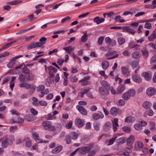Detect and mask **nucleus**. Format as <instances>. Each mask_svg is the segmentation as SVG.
Returning <instances> with one entry per match:
<instances>
[{"label":"nucleus","instance_id":"72a5a7b5","mask_svg":"<svg viewBox=\"0 0 156 156\" xmlns=\"http://www.w3.org/2000/svg\"><path fill=\"white\" fill-rule=\"evenodd\" d=\"M50 124H51V122L48 121L43 122L42 123V125L44 126V129H47V127Z\"/></svg>","mask_w":156,"mask_h":156},{"label":"nucleus","instance_id":"7ed1b4c3","mask_svg":"<svg viewBox=\"0 0 156 156\" xmlns=\"http://www.w3.org/2000/svg\"><path fill=\"white\" fill-rule=\"evenodd\" d=\"M110 87L108 85L105 87H100L99 88V90L100 93L102 95H108L109 94L108 90Z\"/></svg>","mask_w":156,"mask_h":156},{"label":"nucleus","instance_id":"a18cd8bd","mask_svg":"<svg viewBox=\"0 0 156 156\" xmlns=\"http://www.w3.org/2000/svg\"><path fill=\"white\" fill-rule=\"evenodd\" d=\"M116 138L117 136H115L110 139L108 141V145H110L112 144Z\"/></svg>","mask_w":156,"mask_h":156},{"label":"nucleus","instance_id":"bb28decb","mask_svg":"<svg viewBox=\"0 0 156 156\" xmlns=\"http://www.w3.org/2000/svg\"><path fill=\"white\" fill-rule=\"evenodd\" d=\"M125 88V86L124 85H122L119 86L117 90V93L116 94L119 93L121 94L122 92Z\"/></svg>","mask_w":156,"mask_h":156},{"label":"nucleus","instance_id":"49530a36","mask_svg":"<svg viewBox=\"0 0 156 156\" xmlns=\"http://www.w3.org/2000/svg\"><path fill=\"white\" fill-rule=\"evenodd\" d=\"M134 128L137 130H140L142 129V127L139 123H136L134 125Z\"/></svg>","mask_w":156,"mask_h":156},{"label":"nucleus","instance_id":"473e14b6","mask_svg":"<svg viewBox=\"0 0 156 156\" xmlns=\"http://www.w3.org/2000/svg\"><path fill=\"white\" fill-rule=\"evenodd\" d=\"M134 136H130L127 140V143L128 144H131L134 142Z\"/></svg>","mask_w":156,"mask_h":156},{"label":"nucleus","instance_id":"79ce46f5","mask_svg":"<svg viewBox=\"0 0 156 156\" xmlns=\"http://www.w3.org/2000/svg\"><path fill=\"white\" fill-rule=\"evenodd\" d=\"M150 64H154L156 63V55L154 54L151 58L150 60Z\"/></svg>","mask_w":156,"mask_h":156},{"label":"nucleus","instance_id":"052dcab7","mask_svg":"<svg viewBox=\"0 0 156 156\" xmlns=\"http://www.w3.org/2000/svg\"><path fill=\"white\" fill-rule=\"evenodd\" d=\"M104 40L103 37H101L98 39V43L100 45H101L102 44L103 41Z\"/></svg>","mask_w":156,"mask_h":156},{"label":"nucleus","instance_id":"4468645a","mask_svg":"<svg viewBox=\"0 0 156 156\" xmlns=\"http://www.w3.org/2000/svg\"><path fill=\"white\" fill-rule=\"evenodd\" d=\"M123 32H129L130 34H133L136 31H135L133 29L130 28L128 26H126L123 27Z\"/></svg>","mask_w":156,"mask_h":156},{"label":"nucleus","instance_id":"e433bc0d","mask_svg":"<svg viewBox=\"0 0 156 156\" xmlns=\"http://www.w3.org/2000/svg\"><path fill=\"white\" fill-rule=\"evenodd\" d=\"M73 49L71 46H69V47L63 48V49L65 50L66 52L70 55L71 54L70 53L72 51Z\"/></svg>","mask_w":156,"mask_h":156},{"label":"nucleus","instance_id":"c03bdc74","mask_svg":"<svg viewBox=\"0 0 156 156\" xmlns=\"http://www.w3.org/2000/svg\"><path fill=\"white\" fill-rule=\"evenodd\" d=\"M88 35L86 33L82 37L81 41L82 42H84L87 41V40Z\"/></svg>","mask_w":156,"mask_h":156},{"label":"nucleus","instance_id":"ea45409f","mask_svg":"<svg viewBox=\"0 0 156 156\" xmlns=\"http://www.w3.org/2000/svg\"><path fill=\"white\" fill-rule=\"evenodd\" d=\"M117 104L119 106H121L124 105L125 104L124 100L122 99H120L118 100L116 102Z\"/></svg>","mask_w":156,"mask_h":156},{"label":"nucleus","instance_id":"6e6d98bb","mask_svg":"<svg viewBox=\"0 0 156 156\" xmlns=\"http://www.w3.org/2000/svg\"><path fill=\"white\" fill-rule=\"evenodd\" d=\"M26 79L28 80H32L34 79V76L32 74L28 75L26 77Z\"/></svg>","mask_w":156,"mask_h":156},{"label":"nucleus","instance_id":"412c9836","mask_svg":"<svg viewBox=\"0 0 156 156\" xmlns=\"http://www.w3.org/2000/svg\"><path fill=\"white\" fill-rule=\"evenodd\" d=\"M111 123L109 122H107L104 125V130L105 131H107L111 128Z\"/></svg>","mask_w":156,"mask_h":156},{"label":"nucleus","instance_id":"393cba45","mask_svg":"<svg viewBox=\"0 0 156 156\" xmlns=\"http://www.w3.org/2000/svg\"><path fill=\"white\" fill-rule=\"evenodd\" d=\"M156 38V29L153 32L151 35L148 37L150 41H152L154 39Z\"/></svg>","mask_w":156,"mask_h":156},{"label":"nucleus","instance_id":"c85d7f7f","mask_svg":"<svg viewBox=\"0 0 156 156\" xmlns=\"http://www.w3.org/2000/svg\"><path fill=\"white\" fill-rule=\"evenodd\" d=\"M141 52L142 55L145 58H146L147 57L149 53L148 51L147 50L146 48H143L141 50Z\"/></svg>","mask_w":156,"mask_h":156},{"label":"nucleus","instance_id":"a19ab883","mask_svg":"<svg viewBox=\"0 0 156 156\" xmlns=\"http://www.w3.org/2000/svg\"><path fill=\"white\" fill-rule=\"evenodd\" d=\"M118 41L119 44L121 45L125 42V40L123 38L119 37L118 38Z\"/></svg>","mask_w":156,"mask_h":156},{"label":"nucleus","instance_id":"2eb2a0df","mask_svg":"<svg viewBox=\"0 0 156 156\" xmlns=\"http://www.w3.org/2000/svg\"><path fill=\"white\" fill-rule=\"evenodd\" d=\"M156 7V0H154L152 2V4H148L144 6L146 9H154Z\"/></svg>","mask_w":156,"mask_h":156},{"label":"nucleus","instance_id":"8fccbe9b","mask_svg":"<svg viewBox=\"0 0 156 156\" xmlns=\"http://www.w3.org/2000/svg\"><path fill=\"white\" fill-rule=\"evenodd\" d=\"M48 69L50 71H53L54 73H56L57 71L56 69L52 66H49L48 67Z\"/></svg>","mask_w":156,"mask_h":156},{"label":"nucleus","instance_id":"5fc2aeb1","mask_svg":"<svg viewBox=\"0 0 156 156\" xmlns=\"http://www.w3.org/2000/svg\"><path fill=\"white\" fill-rule=\"evenodd\" d=\"M34 37L33 36H29V37H27L26 36H23L22 37V38L21 39V40H25L27 41H29L32 38Z\"/></svg>","mask_w":156,"mask_h":156},{"label":"nucleus","instance_id":"dca6fc26","mask_svg":"<svg viewBox=\"0 0 156 156\" xmlns=\"http://www.w3.org/2000/svg\"><path fill=\"white\" fill-rule=\"evenodd\" d=\"M143 146V144L141 141H138L135 144L134 148L136 151H137L142 148Z\"/></svg>","mask_w":156,"mask_h":156},{"label":"nucleus","instance_id":"13d9d810","mask_svg":"<svg viewBox=\"0 0 156 156\" xmlns=\"http://www.w3.org/2000/svg\"><path fill=\"white\" fill-rule=\"evenodd\" d=\"M144 27L147 29H150L152 27L151 24L150 23H147L145 24Z\"/></svg>","mask_w":156,"mask_h":156},{"label":"nucleus","instance_id":"f257e3e1","mask_svg":"<svg viewBox=\"0 0 156 156\" xmlns=\"http://www.w3.org/2000/svg\"><path fill=\"white\" fill-rule=\"evenodd\" d=\"M136 93L135 90L131 89L123 93L122 95V98L124 100L127 101L129 99L131 96L133 97Z\"/></svg>","mask_w":156,"mask_h":156},{"label":"nucleus","instance_id":"a878e982","mask_svg":"<svg viewBox=\"0 0 156 156\" xmlns=\"http://www.w3.org/2000/svg\"><path fill=\"white\" fill-rule=\"evenodd\" d=\"M135 119L133 116H129L127 117L125 119V122L127 123L132 122L135 121Z\"/></svg>","mask_w":156,"mask_h":156},{"label":"nucleus","instance_id":"ddd939ff","mask_svg":"<svg viewBox=\"0 0 156 156\" xmlns=\"http://www.w3.org/2000/svg\"><path fill=\"white\" fill-rule=\"evenodd\" d=\"M75 123L76 126L79 128L81 127L84 124V123L79 118H78L76 119Z\"/></svg>","mask_w":156,"mask_h":156},{"label":"nucleus","instance_id":"680f3d73","mask_svg":"<svg viewBox=\"0 0 156 156\" xmlns=\"http://www.w3.org/2000/svg\"><path fill=\"white\" fill-rule=\"evenodd\" d=\"M31 112L32 113V114L33 115H36L38 114V112L36 110H35L33 108H32L30 109Z\"/></svg>","mask_w":156,"mask_h":156},{"label":"nucleus","instance_id":"4c0bfd02","mask_svg":"<svg viewBox=\"0 0 156 156\" xmlns=\"http://www.w3.org/2000/svg\"><path fill=\"white\" fill-rule=\"evenodd\" d=\"M45 130H49L50 131H54L55 130L56 128L55 127L52 125H51V124H50L47 127V129H45Z\"/></svg>","mask_w":156,"mask_h":156},{"label":"nucleus","instance_id":"a211bd4d","mask_svg":"<svg viewBox=\"0 0 156 156\" xmlns=\"http://www.w3.org/2000/svg\"><path fill=\"white\" fill-rule=\"evenodd\" d=\"M12 121L13 122H16L18 123H21L24 122L23 119L19 117H16L15 119L12 118Z\"/></svg>","mask_w":156,"mask_h":156},{"label":"nucleus","instance_id":"6ab92c4d","mask_svg":"<svg viewBox=\"0 0 156 156\" xmlns=\"http://www.w3.org/2000/svg\"><path fill=\"white\" fill-rule=\"evenodd\" d=\"M62 146H59L52 150V153L53 154H56L59 153L62 149Z\"/></svg>","mask_w":156,"mask_h":156},{"label":"nucleus","instance_id":"2f4dec72","mask_svg":"<svg viewBox=\"0 0 156 156\" xmlns=\"http://www.w3.org/2000/svg\"><path fill=\"white\" fill-rule=\"evenodd\" d=\"M24 141H25V145L28 147H30L31 146V142L30 139L27 138H24Z\"/></svg>","mask_w":156,"mask_h":156},{"label":"nucleus","instance_id":"de8ad7c7","mask_svg":"<svg viewBox=\"0 0 156 156\" xmlns=\"http://www.w3.org/2000/svg\"><path fill=\"white\" fill-rule=\"evenodd\" d=\"M45 87L43 85H40L37 87V91H41L44 89Z\"/></svg>","mask_w":156,"mask_h":156},{"label":"nucleus","instance_id":"3c124183","mask_svg":"<svg viewBox=\"0 0 156 156\" xmlns=\"http://www.w3.org/2000/svg\"><path fill=\"white\" fill-rule=\"evenodd\" d=\"M117 143L119 144L124 143V139L123 137H121L118 139L117 140Z\"/></svg>","mask_w":156,"mask_h":156},{"label":"nucleus","instance_id":"5701e85b","mask_svg":"<svg viewBox=\"0 0 156 156\" xmlns=\"http://www.w3.org/2000/svg\"><path fill=\"white\" fill-rule=\"evenodd\" d=\"M46 40L47 38L44 37H43L41 38L39 40V41L40 42H37L40 47L43 46L46 43Z\"/></svg>","mask_w":156,"mask_h":156},{"label":"nucleus","instance_id":"864d4df0","mask_svg":"<svg viewBox=\"0 0 156 156\" xmlns=\"http://www.w3.org/2000/svg\"><path fill=\"white\" fill-rule=\"evenodd\" d=\"M90 88L87 87L85 89H82L81 91L84 94H86L90 90Z\"/></svg>","mask_w":156,"mask_h":156},{"label":"nucleus","instance_id":"37998d69","mask_svg":"<svg viewBox=\"0 0 156 156\" xmlns=\"http://www.w3.org/2000/svg\"><path fill=\"white\" fill-rule=\"evenodd\" d=\"M123 130L126 132L129 133L131 131V128L130 127L128 126H125L122 127Z\"/></svg>","mask_w":156,"mask_h":156},{"label":"nucleus","instance_id":"e2e57ef3","mask_svg":"<svg viewBox=\"0 0 156 156\" xmlns=\"http://www.w3.org/2000/svg\"><path fill=\"white\" fill-rule=\"evenodd\" d=\"M65 60L60 59H58L57 63L59 65L62 66Z\"/></svg>","mask_w":156,"mask_h":156},{"label":"nucleus","instance_id":"f03ea898","mask_svg":"<svg viewBox=\"0 0 156 156\" xmlns=\"http://www.w3.org/2000/svg\"><path fill=\"white\" fill-rule=\"evenodd\" d=\"M91 149L89 146H83L77 148L80 155H83L86 153Z\"/></svg>","mask_w":156,"mask_h":156},{"label":"nucleus","instance_id":"4be33fe9","mask_svg":"<svg viewBox=\"0 0 156 156\" xmlns=\"http://www.w3.org/2000/svg\"><path fill=\"white\" fill-rule=\"evenodd\" d=\"M104 20L105 19L104 18H102L100 19V18L98 16L94 18L93 19L94 22L95 23H96L98 24L104 22Z\"/></svg>","mask_w":156,"mask_h":156},{"label":"nucleus","instance_id":"4d7b16f0","mask_svg":"<svg viewBox=\"0 0 156 156\" xmlns=\"http://www.w3.org/2000/svg\"><path fill=\"white\" fill-rule=\"evenodd\" d=\"M150 129L151 130H153L155 128V123L153 121L151 122H150Z\"/></svg>","mask_w":156,"mask_h":156},{"label":"nucleus","instance_id":"423d86ee","mask_svg":"<svg viewBox=\"0 0 156 156\" xmlns=\"http://www.w3.org/2000/svg\"><path fill=\"white\" fill-rule=\"evenodd\" d=\"M104 115L101 112H99L98 113H94L92 115V118L94 120H98L100 119H102Z\"/></svg>","mask_w":156,"mask_h":156},{"label":"nucleus","instance_id":"cd10ccee","mask_svg":"<svg viewBox=\"0 0 156 156\" xmlns=\"http://www.w3.org/2000/svg\"><path fill=\"white\" fill-rule=\"evenodd\" d=\"M143 106L145 108H149L152 106L151 103L148 101H144L143 104Z\"/></svg>","mask_w":156,"mask_h":156},{"label":"nucleus","instance_id":"603ef678","mask_svg":"<svg viewBox=\"0 0 156 156\" xmlns=\"http://www.w3.org/2000/svg\"><path fill=\"white\" fill-rule=\"evenodd\" d=\"M122 54L125 56H129L130 55V52L128 50H125L122 52Z\"/></svg>","mask_w":156,"mask_h":156},{"label":"nucleus","instance_id":"6e6552de","mask_svg":"<svg viewBox=\"0 0 156 156\" xmlns=\"http://www.w3.org/2000/svg\"><path fill=\"white\" fill-rule=\"evenodd\" d=\"M112 122L113 131L115 132L117 130V127L119 126L118 119L115 118L113 121H112Z\"/></svg>","mask_w":156,"mask_h":156},{"label":"nucleus","instance_id":"39448f33","mask_svg":"<svg viewBox=\"0 0 156 156\" xmlns=\"http://www.w3.org/2000/svg\"><path fill=\"white\" fill-rule=\"evenodd\" d=\"M76 107L79 111L83 115H86L87 114V110L83 107L80 105H77Z\"/></svg>","mask_w":156,"mask_h":156},{"label":"nucleus","instance_id":"9b49d317","mask_svg":"<svg viewBox=\"0 0 156 156\" xmlns=\"http://www.w3.org/2000/svg\"><path fill=\"white\" fill-rule=\"evenodd\" d=\"M19 86L20 87H25L27 89L33 88V87H32L31 84L26 82L21 83L19 85Z\"/></svg>","mask_w":156,"mask_h":156},{"label":"nucleus","instance_id":"b1692460","mask_svg":"<svg viewBox=\"0 0 156 156\" xmlns=\"http://www.w3.org/2000/svg\"><path fill=\"white\" fill-rule=\"evenodd\" d=\"M37 47H40V46H39V44H38V43L36 42L35 43L30 44L29 45H27V49L29 50L34 48Z\"/></svg>","mask_w":156,"mask_h":156},{"label":"nucleus","instance_id":"58836bf2","mask_svg":"<svg viewBox=\"0 0 156 156\" xmlns=\"http://www.w3.org/2000/svg\"><path fill=\"white\" fill-rule=\"evenodd\" d=\"M140 55V52L136 51L133 53L131 54L132 57L134 58H137Z\"/></svg>","mask_w":156,"mask_h":156},{"label":"nucleus","instance_id":"20e7f679","mask_svg":"<svg viewBox=\"0 0 156 156\" xmlns=\"http://www.w3.org/2000/svg\"><path fill=\"white\" fill-rule=\"evenodd\" d=\"M110 113L113 116H115L118 115H120L121 113V111L115 107H113L111 109Z\"/></svg>","mask_w":156,"mask_h":156},{"label":"nucleus","instance_id":"338daca9","mask_svg":"<svg viewBox=\"0 0 156 156\" xmlns=\"http://www.w3.org/2000/svg\"><path fill=\"white\" fill-rule=\"evenodd\" d=\"M53 97V95L52 93H50L48 94L46 97V98L48 100H50L52 99Z\"/></svg>","mask_w":156,"mask_h":156},{"label":"nucleus","instance_id":"c756f323","mask_svg":"<svg viewBox=\"0 0 156 156\" xmlns=\"http://www.w3.org/2000/svg\"><path fill=\"white\" fill-rule=\"evenodd\" d=\"M9 145L7 141V138L3 140L2 141L1 146L3 148H5Z\"/></svg>","mask_w":156,"mask_h":156},{"label":"nucleus","instance_id":"f704fd0d","mask_svg":"<svg viewBox=\"0 0 156 156\" xmlns=\"http://www.w3.org/2000/svg\"><path fill=\"white\" fill-rule=\"evenodd\" d=\"M7 141L9 145H12V142L14 140V137L13 135L10 136L7 139Z\"/></svg>","mask_w":156,"mask_h":156},{"label":"nucleus","instance_id":"f8f14e48","mask_svg":"<svg viewBox=\"0 0 156 156\" xmlns=\"http://www.w3.org/2000/svg\"><path fill=\"white\" fill-rule=\"evenodd\" d=\"M141 76L144 77L145 80H149L151 78V74L147 72H143L141 74Z\"/></svg>","mask_w":156,"mask_h":156},{"label":"nucleus","instance_id":"69168bd1","mask_svg":"<svg viewBox=\"0 0 156 156\" xmlns=\"http://www.w3.org/2000/svg\"><path fill=\"white\" fill-rule=\"evenodd\" d=\"M10 79V77H5L3 80V83L2 84H4V83L7 82Z\"/></svg>","mask_w":156,"mask_h":156},{"label":"nucleus","instance_id":"7c9ffc66","mask_svg":"<svg viewBox=\"0 0 156 156\" xmlns=\"http://www.w3.org/2000/svg\"><path fill=\"white\" fill-rule=\"evenodd\" d=\"M109 64L108 61H105L102 62L101 66L103 69H106L109 66Z\"/></svg>","mask_w":156,"mask_h":156},{"label":"nucleus","instance_id":"0e129e2a","mask_svg":"<svg viewBox=\"0 0 156 156\" xmlns=\"http://www.w3.org/2000/svg\"><path fill=\"white\" fill-rule=\"evenodd\" d=\"M73 122L72 121L67 123L66 127L67 129H70L72 126Z\"/></svg>","mask_w":156,"mask_h":156},{"label":"nucleus","instance_id":"09e8293b","mask_svg":"<svg viewBox=\"0 0 156 156\" xmlns=\"http://www.w3.org/2000/svg\"><path fill=\"white\" fill-rule=\"evenodd\" d=\"M22 72L23 73L27 74H30V71L29 69L26 67H25L22 69Z\"/></svg>","mask_w":156,"mask_h":156},{"label":"nucleus","instance_id":"f3484780","mask_svg":"<svg viewBox=\"0 0 156 156\" xmlns=\"http://www.w3.org/2000/svg\"><path fill=\"white\" fill-rule=\"evenodd\" d=\"M24 119L28 121H31L34 120V117L32 115L29 114L26 115L24 117Z\"/></svg>","mask_w":156,"mask_h":156},{"label":"nucleus","instance_id":"bf43d9fd","mask_svg":"<svg viewBox=\"0 0 156 156\" xmlns=\"http://www.w3.org/2000/svg\"><path fill=\"white\" fill-rule=\"evenodd\" d=\"M96 153V151L93 150L91 151H90L88 152V156H93Z\"/></svg>","mask_w":156,"mask_h":156},{"label":"nucleus","instance_id":"9d476101","mask_svg":"<svg viewBox=\"0 0 156 156\" xmlns=\"http://www.w3.org/2000/svg\"><path fill=\"white\" fill-rule=\"evenodd\" d=\"M132 78L133 81L136 83H140L142 81L141 78L140 76L136 74L133 75Z\"/></svg>","mask_w":156,"mask_h":156},{"label":"nucleus","instance_id":"0eeeda50","mask_svg":"<svg viewBox=\"0 0 156 156\" xmlns=\"http://www.w3.org/2000/svg\"><path fill=\"white\" fill-rule=\"evenodd\" d=\"M156 93V90L152 87L148 88L146 90V94L147 96H151Z\"/></svg>","mask_w":156,"mask_h":156},{"label":"nucleus","instance_id":"aec40b11","mask_svg":"<svg viewBox=\"0 0 156 156\" xmlns=\"http://www.w3.org/2000/svg\"><path fill=\"white\" fill-rule=\"evenodd\" d=\"M121 72L123 74L126 76H128L129 72L127 68L125 66H122L121 68Z\"/></svg>","mask_w":156,"mask_h":156},{"label":"nucleus","instance_id":"c9c22d12","mask_svg":"<svg viewBox=\"0 0 156 156\" xmlns=\"http://www.w3.org/2000/svg\"><path fill=\"white\" fill-rule=\"evenodd\" d=\"M127 152L126 153V152H124L121 151L119 152V154L120 155H125L126 156H128L129 154V153H130L132 152V151L131 149L129 148L127 149Z\"/></svg>","mask_w":156,"mask_h":156},{"label":"nucleus","instance_id":"1a4fd4ad","mask_svg":"<svg viewBox=\"0 0 156 156\" xmlns=\"http://www.w3.org/2000/svg\"><path fill=\"white\" fill-rule=\"evenodd\" d=\"M78 136V133L75 132H71L69 133L68 137L70 139L75 140L77 138Z\"/></svg>","mask_w":156,"mask_h":156},{"label":"nucleus","instance_id":"774afa93","mask_svg":"<svg viewBox=\"0 0 156 156\" xmlns=\"http://www.w3.org/2000/svg\"><path fill=\"white\" fill-rule=\"evenodd\" d=\"M25 77L23 75V74H20L19 75V79L20 81H24L25 80Z\"/></svg>","mask_w":156,"mask_h":156}]
</instances>
